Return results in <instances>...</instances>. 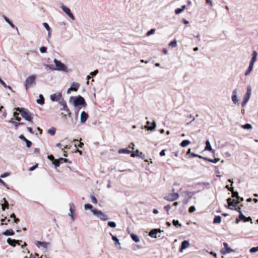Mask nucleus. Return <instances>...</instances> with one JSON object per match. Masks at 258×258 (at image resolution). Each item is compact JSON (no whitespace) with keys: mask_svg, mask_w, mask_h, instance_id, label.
<instances>
[{"mask_svg":"<svg viewBox=\"0 0 258 258\" xmlns=\"http://www.w3.org/2000/svg\"><path fill=\"white\" fill-rule=\"evenodd\" d=\"M60 103L62 106L60 110L63 111L61 113V117L63 119L66 120L68 117L71 116V112L68 108L67 103L64 101L60 102Z\"/></svg>","mask_w":258,"mask_h":258,"instance_id":"obj_1","label":"nucleus"},{"mask_svg":"<svg viewBox=\"0 0 258 258\" xmlns=\"http://www.w3.org/2000/svg\"><path fill=\"white\" fill-rule=\"evenodd\" d=\"M16 110L19 111L22 117L29 122H32V114L27 109L24 108H16Z\"/></svg>","mask_w":258,"mask_h":258,"instance_id":"obj_2","label":"nucleus"},{"mask_svg":"<svg viewBox=\"0 0 258 258\" xmlns=\"http://www.w3.org/2000/svg\"><path fill=\"white\" fill-rule=\"evenodd\" d=\"M54 62L55 64V67L54 68L52 65H47V66L51 70H55L58 71H64L67 69V67L62 63L60 61L54 59Z\"/></svg>","mask_w":258,"mask_h":258,"instance_id":"obj_3","label":"nucleus"},{"mask_svg":"<svg viewBox=\"0 0 258 258\" xmlns=\"http://www.w3.org/2000/svg\"><path fill=\"white\" fill-rule=\"evenodd\" d=\"M74 105L75 107H78L80 105H82L85 107L87 106V103L83 97L79 96L74 99Z\"/></svg>","mask_w":258,"mask_h":258,"instance_id":"obj_4","label":"nucleus"},{"mask_svg":"<svg viewBox=\"0 0 258 258\" xmlns=\"http://www.w3.org/2000/svg\"><path fill=\"white\" fill-rule=\"evenodd\" d=\"M92 212L94 215L97 216L98 218H100L103 221H106L108 219L107 215L104 214L101 211L97 209H93Z\"/></svg>","mask_w":258,"mask_h":258,"instance_id":"obj_5","label":"nucleus"},{"mask_svg":"<svg viewBox=\"0 0 258 258\" xmlns=\"http://www.w3.org/2000/svg\"><path fill=\"white\" fill-rule=\"evenodd\" d=\"M35 79L36 76L34 75H31L26 79L25 82V85L27 90L29 88L33 83H34Z\"/></svg>","mask_w":258,"mask_h":258,"instance_id":"obj_6","label":"nucleus"},{"mask_svg":"<svg viewBox=\"0 0 258 258\" xmlns=\"http://www.w3.org/2000/svg\"><path fill=\"white\" fill-rule=\"evenodd\" d=\"M179 195L177 193L172 192L165 196L164 199L168 201H174L178 198Z\"/></svg>","mask_w":258,"mask_h":258,"instance_id":"obj_7","label":"nucleus"},{"mask_svg":"<svg viewBox=\"0 0 258 258\" xmlns=\"http://www.w3.org/2000/svg\"><path fill=\"white\" fill-rule=\"evenodd\" d=\"M208 185H209L208 182H200L195 185V188L198 191H200L204 190L206 187H208Z\"/></svg>","mask_w":258,"mask_h":258,"instance_id":"obj_8","label":"nucleus"},{"mask_svg":"<svg viewBox=\"0 0 258 258\" xmlns=\"http://www.w3.org/2000/svg\"><path fill=\"white\" fill-rule=\"evenodd\" d=\"M227 203L228 204V206L227 207V208L231 209V210H234L233 208H231V206H232V207H235L237 206V205L239 203V201H237L236 200H231L230 198H228L227 200Z\"/></svg>","mask_w":258,"mask_h":258,"instance_id":"obj_9","label":"nucleus"},{"mask_svg":"<svg viewBox=\"0 0 258 258\" xmlns=\"http://www.w3.org/2000/svg\"><path fill=\"white\" fill-rule=\"evenodd\" d=\"M223 245L224 246V249H222L221 251L222 254H225L228 253H230L231 252H234V250L232 249H231L230 247L228 246V245L227 243L224 242L223 243Z\"/></svg>","mask_w":258,"mask_h":258,"instance_id":"obj_10","label":"nucleus"},{"mask_svg":"<svg viewBox=\"0 0 258 258\" xmlns=\"http://www.w3.org/2000/svg\"><path fill=\"white\" fill-rule=\"evenodd\" d=\"M231 100L234 104H238V99L237 97V90L234 89L232 91V95L231 96Z\"/></svg>","mask_w":258,"mask_h":258,"instance_id":"obj_11","label":"nucleus"},{"mask_svg":"<svg viewBox=\"0 0 258 258\" xmlns=\"http://www.w3.org/2000/svg\"><path fill=\"white\" fill-rule=\"evenodd\" d=\"M251 92H252V90H251V88L250 86H247V88H246V92L244 95V97L243 100L248 101V100L251 96Z\"/></svg>","mask_w":258,"mask_h":258,"instance_id":"obj_12","label":"nucleus"},{"mask_svg":"<svg viewBox=\"0 0 258 258\" xmlns=\"http://www.w3.org/2000/svg\"><path fill=\"white\" fill-rule=\"evenodd\" d=\"M80 87V84L78 83L74 82L72 83L71 88L68 91V93H70L71 91H77Z\"/></svg>","mask_w":258,"mask_h":258,"instance_id":"obj_13","label":"nucleus"},{"mask_svg":"<svg viewBox=\"0 0 258 258\" xmlns=\"http://www.w3.org/2000/svg\"><path fill=\"white\" fill-rule=\"evenodd\" d=\"M62 9L63 10V11L72 19V20H75V17L74 16V15L72 14L71 12V10L69 8L65 7V6H62Z\"/></svg>","mask_w":258,"mask_h":258,"instance_id":"obj_14","label":"nucleus"},{"mask_svg":"<svg viewBox=\"0 0 258 258\" xmlns=\"http://www.w3.org/2000/svg\"><path fill=\"white\" fill-rule=\"evenodd\" d=\"M61 97L60 93H54L50 96V99L53 101H57L60 100Z\"/></svg>","mask_w":258,"mask_h":258,"instance_id":"obj_15","label":"nucleus"},{"mask_svg":"<svg viewBox=\"0 0 258 258\" xmlns=\"http://www.w3.org/2000/svg\"><path fill=\"white\" fill-rule=\"evenodd\" d=\"M88 114L85 111H82L81 114V122L85 123L88 118Z\"/></svg>","mask_w":258,"mask_h":258,"instance_id":"obj_16","label":"nucleus"},{"mask_svg":"<svg viewBox=\"0 0 258 258\" xmlns=\"http://www.w3.org/2000/svg\"><path fill=\"white\" fill-rule=\"evenodd\" d=\"M161 230L160 229H154L151 230L149 232V235L153 238L156 237V235L158 232H161Z\"/></svg>","mask_w":258,"mask_h":258,"instance_id":"obj_17","label":"nucleus"},{"mask_svg":"<svg viewBox=\"0 0 258 258\" xmlns=\"http://www.w3.org/2000/svg\"><path fill=\"white\" fill-rule=\"evenodd\" d=\"M205 150L211 151L213 153V154H214V153H215V150H213L212 146L211 145V144L209 140H207L206 142V147L205 148Z\"/></svg>","mask_w":258,"mask_h":258,"instance_id":"obj_18","label":"nucleus"},{"mask_svg":"<svg viewBox=\"0 0 258 258\" xmlns=\"http://www.w3.org/2000/svg\"><path fill=\"white\" fill-rule=\"evenodd\" d=\"M156 127V123L155 122H150V121H148L147 122V125L146 126V127H147L149 130L152 131L154 130V128Z\"/></svg>","mask_w":258,"mask_h":258,"instance_id":"obj_19","label":"nucleus"},{"mask_svg":"<svg viewBox=\"0 0 258 258\" xmlns=\"http://www.w3.org/2000/svg\"><path fill=\"white\" fill-rule=\"evenodd\" d=\"M49 244V243L46 242H41V241H37L36 245L39 247L40 246H42L44 247V248L46 249L48 245Z\"/></svg>","mask_w":258,"mask_h":258,"instance_id":"obj_20","label":"nucleus"},{"mask_svg":"<svg viewBox=\"0 0 258 258\" xmlns=\"http://www.w3.org/2000/svg\"><path fill=\"white\" fill-rule=\"evenodd\" d=\"M70 213L69 214V215L71 216L72 218H73V213H74L75 211V205L73 203H70Z\"/></svg>","mask_w":258,"mask_h":258,"instance_id":"obj_21","label":"nucleus"},{"mask_svg":"<svg viewBox=\"0 0 258 258\" xmlns=\"http://www.w3.org/2000/svg\"><path fill=\"white\" fill-rule=\"evenodd\" d=\"M3 201L4 202V204L2 205V209L3 211H4L6 208H9V204L6 198H4L3 199Z\"/></svg>","mask_w":258,"mask_h":258,"instance_id":"obj_22","label":"nucleus"},{"mask_svg":"<svg viewBox=\"0 0 258 258\" xmlns=\"http://www.w3.org/2000/svg\"><path fill=\"white\" fill-rule=\"evenodd\" d=\"M188 246H189L188 242L186 240H184L182 242L180 251H182L183 249H185Z\"/></svg>","mask_w":258,"mask_h":258,"instance_id":"obj_23","label":"nucleus"},{"mask_svg":"<svg viewBox=\"0 0 258 258\" xmlns=\"http://www.w3.org/2000/svg\"><path fill=\"white\" fill-rule=\"evenodd\" d=\"M132 152V151H130L127 149H120L118 151L119 154H130Z\"/></svg>","mask_w":258,"mask_h":258,"instance_id":"obj_24","label":"nucleus"},{"mask_svg":"<svg viewBox=\"0 0 258 258\" xmlns=\"http://www.w3.org/2000/svg\"><path fill=\"white\" fill-rule=\"evenodd\" d=\"M7 242L11 245H12V246H15L16 245V244L18 242V241L16 240H15V239H12L11 238H9L8 239H7Z\"/></svg>","mask_w":258,"mask_h":258,"instance_id":"obj_25","label":"nucleus"},{"mask_svg":"<svg viewBox=\"0 0 258 258\" xmlns=\"http://www.w3.org/2000/svg\"><path fill=\"white\" fill-rule=\"evenodd\" d=\"M14 234H15V233L12 229L7 230L6 231H5V232H4L3 233V235H7V236L13 235H14Z\"/></svg>","mask_w":258,"mask_h":258,"instance_id":"obj_26","label":"nucleus"},{"mask_svg":"<svg viewBox=\"0 0 258 258\" xmlns=\"http://www.w3.org/2000/svg\"><path fill=\"white\" fill-rule=\"evenodd\" d=\"M185 6H182V7L181 8H178V9H176L175 10V13L176 15H178L181 13H182L185 9Z\"/></svg>","mask_w":258,"mask_h":258,"instance_id":"obj_27","label":"nucleus"},{"mask_svg":"<svg viewBox=\"0 0 258 258\" xmlns=\"http://www.w3.org/2000/svg\"><path fill=\"white\" fill-rule=\"evenodd\" d=\"M251 55H252V58L250 60L255 62L256 60V57L257 55V52L255 50L253 51L252 52Z\"/></svg>","mask_w":258,"mask_h":258,"instance_id":"obj_28","label":"nucleus"},{"mask_svg":"<svg viewBox=\"0 0 258 258\" xmlns=\"http://www.w3.org/2000/svg\"><path fill=\"white\" fill-rule=\"evenodd\" d=\"M39 97H40V99H37V102L38 104L42 105L44 103V98L43 96H42V95H40Z\"/></svg>","mask_w":258,"mask_h":258,"instance_id":"obj_29","label":"nucleus"},{"mask_svg":"<svg viewBox=\"0 0 258 258\" xmlns=\"http://www.w3.org/2000/svg\"><path fill=\"white\" fill-rule=\"evenodd\" d=\"M132 156L133 157H134L135 156H138V157L141 158L142 159H145V155L142 152L140 153L139 154H132Z\"/></svg>","mask_w":258,"mask_h":258,"instance_id":"obj_30","label":"nucleus"},{"mask_svg":"<svg viewBox=\"0 0 258 258\" xmlns=\"http://www.w3.org/2000/svg\"><path fill=\"white\" fill-rule=\"evenodd\" d=\"M4 19L5 21L9 24V25L13 28L15 27V25L13 24V23L5 16H3Z\"/></svg>","mask_w":258,"mask_h":258,"instance_id":"obj_31","label":"nucleus"},{"mask_svg":"<svg viewBox=\"0 0 258 258\" xmlns=\"http://www.w3.org/2000/svg\"><path fill=\"white\" fill-rule=\"evenodd\" d=\"M221 221V217L220 216H217L215 217L213 223H220Z\"/></svg>","mask_w":258,"mask_h":258,"instance_id":"obj_32","label":"nucleus"},{"mask_svg":"<svg viewBox=\"0 0 258 258\" xmlns=\"http://www.w3.org/2000/svg\"><path fill=\"white\" fill-rule=\"evenodd\" d=\"M56 132V129L54 127H52L48 130V133L51 136H54Z\"/></svg>","mask_w":258,"mask_h":258,"instance_id":"obj_33","label":"nucleus"},{"mask_svg":"<svg viewBox=\"0 0 258 258\" xmlns=\"http://www.w3.org/2000/svg\"><path fill=\"white\" fill-rule=\"evenodd\" d=\"M190 144V142L188 140H183L181 143V146L183 147H186Z\"/></svg>","mask_w":258,"mask_h":258,"instance_id":"obj_34","label":"nucleus"},{"mask_svg":"<svg viewBox=\"0 0 258 258\" xmlns=\"http://www.w3.org/2000/svg\"><path fill=\"white\" fill-rule=\"evenodd\" d=\"M131 237L136 242H139L140 240L139 237L137 235L133 234L131 235Z\"/></svg>","mask_w":258,"mask_h":258,"instance_id":"obj_35","label":"nucleus"},{"mask_svg":"<svg viewBox=\"0 0 258 258\" xmlns=\"http://www.w3.org/2000/svg\"><path fill=\"white\" fill-rule=\"evenodd\" d=\"M241 127L244 128V129H251L252 128V125L249 124V123H246L245 124H244V125H241Z\"/></svg>","mask_w":258,"mask_h":258,"instance_id":"obj_36","label":"nucleus"},{"mask_svg":"<svg viewBox=\"0 0 258 258\" xmlns=\"http://www.w3.org/2000/svg\"><path fill=\"white\" fill-rule=\"evenodd\" d=\"M231 192H232V197L236 198L237 199L240 198V197L238 196V192L234 191V189H233V191H231Z\"/></svg>","mask_w":258,"mask_h":258,"instance_id":"obj_37","label":"nucleus"},{"mask_svg":"<svg viewBox=\"0 0 258 258\" xmlns=\"http://www.w3.org/2000/svg\"><path fill=\"white\" fill-rule=\"evenodd\" d=\"M110 235L112 236V240L113 241H115V244H119L120 243H119V240L117 238V237L115 236L112 235L111 233H110Z\"/></svg>","mask_w":258,"mask_h":258,"instance_id":"obj_38","label":"nucleus"},{"mask_svg":"<svg viewBox=\"0 0 258 258\" xmlns=\"http://www.w3.org/2000/svg\"><path fill=\"white\" fill-rule=\"evenodd\" d=\"M53 164L55 165L56 167H57L60 165V162L58 159H55L52 161Z\"/></svg>","mask_w":258,"mask_h":258,"instance_id":"obj_39","label":"nucleus"},{"mask_svg":"<svg viewBox=\"0 0 258 258\" xmlns=\"http://www.w3.org/2000/svg\"><path fill=\"white\" fill-rule=\"evenodd\" d=\"M169 46L172 47H175L177 46V42L175 40H174L170 42Z\"/></svg>","mask_w":258,"mask_h":258,"instance_id":"obj_40","label":"nucleus"},{"mask_svg":"<svg viewBox=\"0 0 258 258\" xmlns=\"http://www.w3.org/2000/svg\"><path fill=\"white\" fill-rule=\"evenodd\" d=\"M172 223L176 227H181V224L179 223V221L178 220H173Z\"/></svg>","mask_w":258,"mask_h":258,"instance_id":"obj_41","label":"nucleus"},{"mask_svg":"<svg viewBox=\"0 0 258 258\" xmlns=\"http://www.w3.org/2000/svg\"><path fill=\"white\" fill-rule=\"evenodd\" d=\"M43 26L45 27V28L49 32V35H50L49 31H50V28L48 24L47 23H43Z\"/></svg>","mask_w":258,"mask_h":258,"instance_id":"obj_42","label":"nucleus"},{"mask_svg":"<svg viewBox=\"0 0 258 258\" xmlns=\"http://www.w3.org/2000/svg\"><path fill=\"white\" fill-rule=\"evenodd\" d=\"M84 207L86 210L89 209L91 211L93 210V206L90 204H85Z\"/></svg>","mask_w":258,"mask_h":258,"instance_id":"obj_43","label":"nucleus"},{"mask_svg":"<svg viewBox=\"0 0 258 258\" xmlns=\"http://www.w3.org/2000/svg\"><path fill=\"white\" fill-rule=\"evenodd\" d=\"M251 253H254L258 251V246L256 247H253L249 250Z\"/></svg>","mask_w":258,"mask_h":258,"instance_id":"obj_44","label":"nucleus"},{"mask_svg":"<svg viewBox=\"0 0 258 258\" xmlns=\"http://www.w3.org/2000/svg\"><path fill=\"white\" fill-rule=\"evenodd\" d=\"M252 69H253V68L248 67L247 70L245 72V76H248L251 73V72L252 71Z\"/></svg>","mask_w":258,"mask_h":258,"instance_id":"obj_45","label":"nucleus"},{"mask_svg":"<svg viewBox=\"0 0 258 258\" xmlns=\"http://www.w3.org/2000/svg\"><path fill=\"white\" fill-rule=\"evenodd\" d=\"M108 225L112 228H115L116 227V224L114 222L109 221L108 222Z\"/></svg>","mask_w":258,"mask_h":258,"instance_id":"obj_46","label":"nucleus"},{"mask_svg":"<svg viewBox=\"0 0 258 258\" xmlns=\"http://www.w3.org/2000/svg\"><path fill=\"white\" fill-rule=\"evenodd\" d=\"M238 218L240 220H243L244 221L245 219H246V217L243 214L242 212H240V214L239 215Z\"/></svg>","mask_w":258,"mask_h":258,"instance_id":"obj_47","label":"nucleus"},{"mask_svg":"<svg viewBox=\"0 0 258 258\" xmlns=\"http://www.w3.org/2000/svg\"><path fill=\"white\" fill-rule=\"evenodd\" d=\"M40 51L41 53H45L47 51V47L45 46H42L40 48Z\"/></svg>","mask_w":258,"mask_h":258,"instance_id":"obj_48","label":"nucleus"},{"mask_svg":"<svg viewBox=\"0 0 258 258\" xmlns=\"http://www.w3.org/2000/svg\"><path fill=\"white\" fill-rule=\"evenodd\" d=\"M220 160L219 158H215L214 159H210V160H209V162L213 163H216Z\"/></svg>","mask_w":258,"mask_h":258,"instance_id":"obj_49","label":"nucleus"},{"mask_svg":"<svg viewBox=\"0 0 258 258\" xmlns=\"http://www.w3.org/2000/svg\"><path fill=\"white\" fill-rule=\"evenodd\" d=\"M91 201L94 204H97V200L94 196H91Z\"/></svg>","mask_w":258,"mask_h":258,"instance_id":"obj_50","label":"nucleus"},{"mask_svg":"<svg viewBox=\"0 0 258 258\" xmlns=\"http://www.w3.org/2000/svg\"><path fill=\"white\" fill-rule=\"evenodd\" d=\"M164 209H165V210L167 212V214H169V211L171 209V206H170V205H168L167 206H165L164 207Z\"/></svg>","mask_w":258,"mask_h":258,"instance_id":"obj_51","label":"nucleus"},{"mask_svg":"<svg viewBox=\"0 0 258 258\" xmlns=\"http://www.w3.org/2000/svg\"><path fill=\"white\" fill-rule=\"evenodd\" d=\"M25 142L26 143V146L28 148H30L32 146V143L31 141H29L28 140H26Z\"/></svg>","mask_w":258,"mask_h":258,"instance_id":"obj_52","label":"nucleus"},{"mask_svg":"<svg viewBox=\"0 0 258 258\" xmlns=\"http://www.w3.org/2000/svg\"><path fill=\"white\" fill-rule=\"evenodd\" d=\"M155 31V29H151L149 31H148L147 32V36H149V35H150L151 34H153L154 33Z\"/></svg>","mask_w":258,"mask_h":258,"instance_id":"obj_53","label":"nucleus"},{"mask_svg":"<svg viewBox=\"0 0 258 258\" xmlns=\"http://www.w3.org/2000/svg\"><path fill=\"white\" fill-rule=\"evenodd\" d=\"M10 173L9 172H5L3 174H2L1 175V178H5L7 176H8L9 175H10Z\"/></svg>","mask_w":258,"mask_h":258,"instance_id":"obj_54","label":"nucleus"},{"mask_svg":"<svg viewBox=\"0 0 258 258\" xmlns=\"http://www.w3.org/2000/svg\"><path fill=\"white\" fill-rule=\"evenodd\" d=\"M0 184L8 187V185L1 178H0Z\"/></svg>","mask_w":258,"mask_h":258,"instance_id":"obj_55","label":"nucleus"},{"mask_svg":"<svg viewBox=\"0 0 258 258\" xmlns=\"http://www.w3.org/2000/svg\"><path fill=\"white\" fill-rule=\"evenodd\" d=\"M250 221L251 223H252V219L250 217H246V219H245L244 222H249Z\"/></svg>","mask_w":258,"mask_h":258,"instance_id":"obj_56","label":"nucleus"},{"mask_svg":"<svg viewBox=\"0 0 258 258\" xmlns=\"http://www.w3.org/2000/svg\"><path fill=\"white\" fill-rule=\"evenodd\" d=\"M11 122L15 126L16 128H17L18 126H19V122H17L15 121H11Z\"/></svg>","mask_w":258,"mask_h":258,"instance_id":"obj_57","label":"nucleus"},{"mask_svg":"<svg viewBox=\"0 0 258 258\" xmlns=\"http://www.w3.org/2000/svg\"><path fill=\"white\" fill-rule=\"evenodd\" d=\"M0 84H1L5 88L7 87V84L1 79H0Z\"/></svg>","mask_w":258,"mask_h":258,"instance_id":"obj_58","label":"nucleus"},{"mask_svg":"<svg viewBox=\"0 0 258 258\" xmlns=\"http://www.w3.org/2000/svg\"><path fill=\"white\" fill-rule=\"evenodd\" d=\"M58 160L60 162V164L63 163V162H66L67 160V159H64V158H59L58 159Z\"/></svg>","mask_w":258,"mask_h":258,"instance_id":"obj_59","label":"nucleus"},{"mask_svg":"<svg viewBox=\"0 0 258 258\" xmlns=\"http://www.w3.org/2000/svg\"><path fill=\"white\" fill-rule=\"evenodd\" d=\"M37 166H38V164H36V165H34L33 166H32V167H30V168H29V170H30V171H33V170H34V169H35L37 167Z\"/></svg>","mask_w":258,"mask_h":258,"instance_id":"obj_60","label":"nucleus"},{"mask_svg":"<svg viewBox=\"0 0 258 258\" xmlns=\"http://www.w3.org/2000/svg\"><path fill=\"white\" fill-rule=\"evenodd\" d=\"M247 101H246L245 100H243L241 103V106L242 107H243L245 106V105L246 104V103H247Z\"/></svg>","mask_w":258,"mask_h":258,"instance_id":"obj_61","label":"nucleus"},{"mask_svg":"<svg viewBox=\"0 0 258 258\" xmlns=\"http://www.w3.org/2000/svg\"><path fill=\"white\" fill-rule=\"evenodd\" d=\"M98 73V71L97 70L94 71V72H92L90 73V75L91 76H95L97 74V73Z\"/></svg>","mask_w":258,"mask_h":258,"instance_id":"obj_62","label":"nucleus"},{"mask_svg":"<svg viewBox=\"0 0 258 258\" xmlns=\"http://www.w3.org/2000/svg\"><path fill=\"white\" fill-rule=\"evenodd\" d=\"M165 150H162L160 153V155L161 156H165Z\"/></svg>","mask_w":258,"mask_h":258,"instance_id":"obj_63","label":"nucleus"},{"mask_svg":"<svg viewBox=\"0 0 258 258\" xmlns=\"http://www.w3.org/2000/svg\"><path fill=\"white\" fill-rule=\"evenodd\" d=\"M207 3L209 4L210 6L212 7H213V3L212 0H206Z\"/></svg>","mask_w":258,"mask_h":258,"instance_id":"obj_64","label":"nucleus"}]
</instances>
